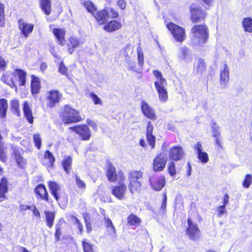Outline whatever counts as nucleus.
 I'll return each mask as SVG.
<instances>
[{
    "label": "nucleus",
    "mask_w": 252,
    "mask_h": 252,
    "mask_svg": "<svg viewBox=\"0 0 252 252\" xmlns=\"http://www.w3.org/2000/svg\"><path fill=\"white\" fill-rule=\"evenodd\" d=\"M208 30L204 25H194L190 30V44L195 47H200L207 41Z\"/></svg>",
    "instance_id": "1"
},
{
    "label": "nucleus",
    "mask_w": 252,
    "mask_h": 252,
    "mask_svg": "<svg viewBox=\"0 0 252 252\" xmlns=\"http://www.w3.org/2000/svg\"><path fill=\"white\" fill-rule=\"evenodd\" d=\"M14 154L15 155V160L19 166L23 167L26 165V160L23 157L20 152L18 150L14 149Z\"/></svg>",
    "instance_id": "31"
},
{
    "label": "nucleus",
    "mask_w": 252,
    "mask_h": 252,
    "mask_svg": "<svg viewBox=\"0 0 252 252\" xmlns=\"http://www.w3.org/2000/svg\"><path fill=\"white\" fill-rule=\"evenodd\" d=\"M23 111L24 116L29 123L32 124L33 122V117L32 116V107L30 106V104L27 101L23 102Z\"/></svg>",
    "instance_id": "18"
},
{
    "label": "nucleus",
    "mask_w": 252,
    "mask_h": 252,
    "mask_svg": "<svg viewBox=\"0 0 252 252\" xmlns=\"http://www.w3.org/2000/svg\"><path fill=\"white\" fill-rule=\"evenodd\" d=\"M191 19L193 23H198L203 20L205 15V11H202L198 6L192 4L190 7Z\"/></svg>",
    "instance_id": "8"
},
{
    "label": "nucleus",
    "mask_w": 252,
    "mask_h": 252,
    "mask_svg": "<svg viewBox=\"0 0 252 252\" xmlns=\"http://www.w3.org/2000/svg\"><path fill=\"white\" fill-rule=\"evenodd\" d=\"M242 25L246 32H252V19L251 18L248 17L244 18L243 21Z\"/></svg>",
    "instance_id": "40"
},
{
    "label": "nucleus",
    "mask_w": 252,
    "mask_h": 252,
    "mask_svg": "<svg viewBox=\"0 0 252 252\" xmlns=\"http://www.w3.org/2000/svg\"><path fill=\"white\" fill-rule=\"evenodd\" d=\"M19 27L22 33L25 37H28L29 33L32 32L34 25L32 24H27L22 20L19 21Z\"/></svg>",
    "instance_id": "19"
},
{
    "label": "nucleus",
    "mask_w": 252,
    "mask_h": 252,
    "mask_svg": "<svg viewBox=\"0 0 252 252\" xmlns=\"http://www.w3.org/2000/svg\"><path fill=\"white\" fill-rule=\"evenodd\" d=\"M10 109L14 114L20 116L19 103L17 99H13L10 101Z\"/></svg>",
    "instance_id": "39"
},
{
    "label": "nucleus",
    "mask_w": 252,
    "mask_h": 252,
    "mask_svg": "<svg viewBox=\"0 0 252 252\" xmlns=\"http://www.w3.org/2000/svg\"><path fill=\"white\" fill-rule=\"evenodd\" d=\"M84 252H94L93 245H92L89 241L84 239L82 241Z\"/></svg>",
    "instance_id": "41"
},
{
    "label": "nucleus",
    "mask_w": 252,
    "mask_h": 252,
    "mask_svg": "<svg viewBox=\"0 0 252 252\" xmlns=\"http://www.w3.org/2000/svg\"><path fill=\"white\" fill-rule=\"evenodd\" d=\"M188 227L186 233L189 238L192 240H196L199 238L200 231L196 223L192 222L190 218L188 219Z\"/></svg>",
    "instance_id": "7"
},
{
    "label": "nucleus",
    "mask_w": 252,
    "mask_h": 252,
    "mask_svg": "<svg viewBox=\"0 0 252 252\" xmlns=\"http://www.w3.org/2000/svg\"><path fill=\"white\" fill-rule=\"evenodd\" d=\"M35 193L39 196L40 198L45 200H48V194L45 187L42 184L36 186L35 188Z\"/></svg>",
    "instance_id": "24"
},
{
    "label": "nucleus",
    "mask_w": 252,
    "mask_h": 252,
    "mask_svg": "<svg viewBox=\"0 0 252 252\" xmlns=\"http://www.w3.org/2000/svg\"><path fill=\"white\" fill-rule=\"evenodd\" d=\"M62 166L67 174H69L71 167L72 158L68 156L64 158L62 162Z\"/></svg>",
    "instance_id": "34"
},
{
    "label": "nucleus",
    "mask_w": 252,
    "mask_h": 252,
    "mask_svg": "<svg viewBox=\"0 0 252 252\" xmlns=\"http://www.w3.org/2000/svg\"><path fill=\"white\" fill-rule=\"evenodd\" d=\"M127 223L130 226H134L141 222L140 219L135 215L130 214L127 218Z\"/></svg>",
    "instance_id": "38"
},
{
    "label": "nucleus",
    "mask_w": 252,
    "mask_h": 252,
    "mask_svg": "<svg viewBox=\"0 0 252 252\" xmlns=\"http://www.w3.org/2000/svg\"><path fill=\"white\" fill-rule=\"evenodd\" d=\"M70 128L75 131V132L81 137L83 140H88L91 136L90 129L85 125L70 127Z\"/></svg>",
    "instance_id": "12"
},
{
    "label": "nucleus",
    "mask_w": 252,
    "mask_h": 252,
    "mask_svg": "<svg viewBox=\"0 0 252 252\" xmlns=\"http://www.w3.org/2000/svg\"><path fill=\"white\" fill-rule=\"evenodd\" d=\"M8 108L7 100L4 98L0 99V117L4 118L6 115Z\"/></svg>",
    "instance_id": "33"
},
{
    "label": "nucleus",
    "mask_w": 252,
    "mask_h": 252,
    "mask_svg": "<svg viewBox=\"0 0 252 252\" xmlns=\"http://www.w3.org/2000/svg\"><path fill=\"white\" fill-rule=\"evenodd\" d=\"M94 15L98 23L101 25L103 24L108 20L105 9L97 12H95Z\"/></svg>",
    "instance_id": "27"
},
{
    "label": "nucleus",
    "mask_w": 252,
    "mask_h": 252,
    "mask_svg": "<svg viewBox=\"0 0 252 252\" xmlns=\"http://www.w3.org/2000/svg\"><path fill=\"white\" fill-rule=\"evenodd\" d=\"M31 210H32L33 214L34 216L37 217H40V212H39L37 208L35 207V206H32V209H31Z\"/></svg>",
    "instance_id": "63"
},
{
    "label": "nucleus",
    "mask_w": 252,
    "mask_h": 252,
    "mask_svg": "<svg viewBox=\"0 0 252 252\" xmlns=\"http://www.w3.org/2000/svg\"><path fill=\"white\" fill-rule=\"evenodd\" d=\"M75 182L77 186L80 189H84L86 188V184L85 182L81 180L77 175L75 176Z\"/></svg>",
    "instance_id": "50"
},
{
    "label": "nucleus",
    "mask_w": 252,
    "mask_h": 252,
    "mask_svg": "<svg viewBox=\"0 0 252 252\" xmlns=\"http://www.w3.org/2000/svg\"><path fill=\"white\" fill-rule=\"evenodd\" d=\"M252 181V176L251 174H247L244 181L243 182V186L245 188H248Z\"/></svg>",
    "instance_id": "49"
},
{
    "label": "nucleus",
    "mask_w": 252,
    "mask_h": 252,
    "mask_svg": "<svg viewBox=\"0 0 252 252\" xmlns=\"http://www.w3.org/2000/svg\"><path fill=\"white\" fill-rule=\"evenodd\" d=\"M6 67V63L3 58L0 56V70H4Z\"/></svg>",
    "instance_id": "64"
},
{
    "label": "nucleus",
    "mask_w": 252,
    "mask_h": 252,
    "mask_svg": "<svg viewBox=\"0 0 252 252\" xmlns=\"http://www.w3.org/2000/svg\"><path fill=\"white\" fill-rule=\"evenodd\" d=\"M59 71L63 75H66L67 74V68L64 65L63 62L59 63Z\"/></svg>",
    "instance_id": "54"
},
{
    "label": "nucleus",
    "mask_w": 252,
    "mask_h": 252,
    "mask_svg": "<svg viewBox=\"0 0 252 252\" xmlns=\"http://www.w3.org/2000/svg\"><path fill=\"white\" fill-rule=\"evenodd\" d=\"M121 27L122 24L120 22L113 20L105 25L103 29L107 32H112L119 30Z\"/></svg>",
    "instance_id": "21"
},
{
    "label": "nucleus",
    "mask_w": 252,
    "mask_h": 252,
    "mask_svg": "<svg viewBox=\"0 0 252 252\" xmlns=\"http://www.w3.org/2000/svg\"><path fill=\"white\" fill-rule=\"evenodd\" d=\"M72 219L74 223L77 225V227L79 230L80 233L82 234L83 231V227L82 223L80 222L79 220L76 217L73 216Z\"/></svg>",
    "instance_id": "56"
},
{
    "label": "nucleus",
    "mask_w": 252,
    "mask_h": 252,
    "mask_svg": "<svg viewBox=\"0 0 252 252\" xmlns=\"http://www.w3.org/2000/svg\"><path fill=\"white\" fill-rule=\"evenodd\" d=\"M126 189V185L124 183H121L119 186L114 187L112 192L117 198L122 199L124 197Z\"/></svg>",
    "instance_id": "17"
},
{
    "label": "nucleus",
    "mask_w": 252,
    "mask_h": 252,
    "mask_svg": "<svg viewBox=\"0 0 252 252\" xmlns=\"http://www.w3.org/2000/svg\"><path fill=\"white\" fill-rule=\"evenodd\" d=\"M7 190V180L5 178H2L0 180V202L6 198L5 193Z\"/></svg>",
    "instance_id": "26"
},
{
    "label": "nucleus",
    "mask_w": 252,
    "mask_h": 252,
    "mask_svg": "<svg viewBox=\"0 0 252 252\" xmlns=\"http://www.w3.org/2000/svg\"><path fill=\"white\" fill-rule=\"evenodd\" d=\"M184 155V153L183 148L179 146H175L170 149L169 158L170 159L178 161L183 157Z\"/></svg>",
    "instance_id": "13"
},
{
    "label": "nucleus",
    "mask_w": 252,
    "mask_h": 252,
    "mask_svg": "<svg viewBox=\"0 0 252 252\" xmlns=\"http://www.w3.org/2000/svg\"><path fill=\"white\" fill-rule=\"evenodd\" d=\"M62 235L61 227L59 225H56V233H55V238L56 241L58 242L60 240V236Z\"/></svg>",
    "instance_id": "58"
},
{
    "label": "nucleus",
    "mask_w": 252,
    "mask_h": 252,
    "mask_svg": "<svg viewBox=\"0 0 252 252\" xmlns=\"http://www.w3.org/2000/svg\"><path fill=\"white\" fill-rule=\"evenodd\" d=\"M84 219H85V223H86V229H87V232L88 233H89L91 232V231L92 230L91 223L89 221V220H87L86 217H85V216H84Z\"/></svg>",
    "instance_id": "62"
},
{
    "label": "nucleus",
    "mask_w": 252,
    "mask_h": 252,
    "mask_svg": "<svg viewBox=\"0 0 252 252\" xmlns=\"http://www.w3.org/2000/svg\"><path fill=\"white\" fill-rule=\"evenodd\" d=\"M31 90L32 94L39 93L40 90V85L39 81L37 78H32L31 82Z\"/></svg>",
    "instance_id": "37"
},
{
    "label": "nucleus",
    "mask_w": 252,
    "mask_h": 252,
    "mask_svg": "<svg viewBox=\"0 0 252 252\" xmlns=\"http://www.w3.org/2000/svg\"><path fill=\"white\" fill-rule=\"evenodd\" d=\"M61 96L62 95L58 91H50L47 96V106L51 108L53 107L59 101Z\"/></svg>",
    "instance_id": "15"
},
{
    "label": "nucleus",
    "mask_w": 252,
    "mask_h": 252,
    "mask_svg": "<svg viewBox=\"0 0 252 252\" xmlns=\"http://www.w3.org/2000/svg\"><path fill=\"white\" fill-rule=\"evenodd\" d=\"M14 74L15 76H18L20 85L24 86L26 83V72L22 69H16L14 70Z\"/></svg>",
    "instance_id": "32"
},
{
    "label": "nucleus",
    "mask_w": 252,
    "mask_h": 252,
    "mask_svg": "<svg viewBox=\"0 0 252 252\" xmlns=\"http://www.w3.org/2000/svg\"><path fill=\"white\" fill-rule=\"evenodd\" d=\"M117 5L122 9H125L126 7V2L124 0H119L117 2Z\"/></svg>",
    "instance_id": "61"
},
{
    "label": "nucleus",
    "mask_w": 252,
    "mask_h": 252,
    "mask_svg": "<svg viewBox=\"0 0 252 252\" xmlns=\"http://www.w3.org/2000/svg\"><path fill=\"white\" fill-rule=\"evenodd\" d=\"M106 10V13L107 14V16L108 18V19L110 18H117L119 14L118 13L114 10L113 8H107L106 9H105Z\"/></svg>",
    "instance_id": "47"
},
{
    "label": "nucleus",
    "mask_w": 252,
    "mask_h": 252,
    "mask_svg": "<svg viewBox=\"0 0 252 252\" xmlns=\"http://www.w3.org/2000/svg\"><path fill=\"white\" fill-rule=\"evenodd\" d=\"M44 158L47 160L45 164L47 166H53L55 161V158L53 154L49 151H46L44 153Z\"/></svg>",
    "instance_id": "36"
},
{
    "label": "nucleus",
    "mask_w": 252,
    "mask_h": 252,
    "mask_svg": "<svg viewBox=\"0 0 252 252\" xmlns=\"http://www.w3.org/2000/svg\"><path fill=\"white\" fill-rule=\"evenodd\" d=\"M45 215L47 225L49 228H51L54 224L55 217V213L52 212L45 211Z\"/></svg>",
    "instance_id": "35"
},
{
    "label": "nucleus",
    "mask_w": 252,
    "mask_h": 252,
    "mask_svg": "<svg viewBox=\"0 0 252 252\" xmlns=\"http://www.w3.org/2000/svg\"><path fill=\"white\" fill-rule=\"evenodd\" d=\"M107 177L108 180L111 182H115L117 179L115 168L111 164H109L107 167Z\"/></svg>",
    "instance_id": "30"
},
{
    "label": "nucleus",
    "mask_w": 252,
    "mask_h": 252,
    "mask_svg": "<svg viewBox=\"0 0 252 252\" xmlns=\"http://www.w3.org/2000/svg\"><path fill=\"white\" fill-rule=\"evenodd\" d=\"M193 70L198 75H202L205 71L206 65L202 59H198L197 65L194 67Z\"/></svg>",
    "instance_id": "29"
},
{
    "label": "nucleus",
    "mask_w": 252,
    "mask_h": 252,
    "mask_svg": "<svg viewBox=\"0 0 252 252\" xmlns=\"http://www.w3.org/2000/svg\"><path fill=\"white\" fill-rule=\"evenodd\" d=\"M137 51L138 64L142 67L144 64V55L141 48L139 46L137 49Z\"/></svg>",
    "instance_id": "45"
},
{
    "label": "nucleus",
    "mask_w": 252,
    "mask_h": 252,
    "mask_svg": "<svg viewBox=\"0 0 252 252\" xmlns=\"http://www.w3.org/2000/svg\"><path fill=\"white\" fill-rule=\"evenodd\" d=\"M212 136L214 137H217L220 136V127L216 123L213 122L211 126Z\"/></svg>",
    "instance_id": "44"
},
{
    "label": "nucleus",
    "mask_w": 252,
    "mask_h": 252,
    "mask_svg": "<svg viewBox=\"0 0 252 252\" xmlns=\"http://www.w3.org/2000/svg\"><path fill=\"white\" fill-rule=\"evenodd\" d=\"M90 96L95 104H102L101 100L94 93H91Z\"/></svg>",
    "instance_id": "55"
},
{
    "label": "nucleus",
    "mask_w": 252,
    "mask_h": 252,
    "mask_svg": "<svg viewBox=\"0 0 252 252\" xmlns=\"http://www.w3.org/2000/svg\"><path fill=\"white\" fill-rule=\"evenodd\" d=\"M61 117L62 121L66 124L77 123L82 120L79 112L68 105H64Z\"/></svg>",
    "instance_id": "3"
},
{
    "label": "nucleus",
    "mask_w": 252,
    "mask_h": 252,
    "mask_svg": "<svg viewBox=\"0 0 252 252\" xmlns=\"http://www.w3.org/2000/svg\"><path fill=\"white\" fill-rule=\"evenodd\" d=\"M154 126L150 121L147 122V126L146 127V135L153 134V131Z\"/></svg>",
    "instance_id": "57"
},
{
    "label": "nucleus",
    "mask_w": 252,
    "mask_h": 252,
    "mask_svg": "<svg viewBox=\"0 0 252 252\" xmlns=\"http://www.w3.org/2000/svg\"><path fill=\"white\" fill-rule=\"evenodd\" d=\"M166 27L173 36L175 40L178 42H182L186 37L185 30L182 27L170 22L166 25Z\"/></svg>",
    "instance_id": "5"
},
{
    "label": "nucleus",
    "mask_w": 252,
    "mask_h": 252,
    "mask_svg": "<svg viewBox=\"0 0 252 252\" xmlns=\"http://www.w3.org/2000/svg\"><path fill=\"white\" fill-rule=\"evenodd\" d=\"M53 32L59 44L63 46L65 44L64 30L62 29L55 28L54 29Z\"/></svg>",
    "instance_id": "25"
},
{
    "label": "nucleus",
    "mask_w": 252,
    "mask_h": 252,
    "mask_svg": "<svg viewBox=\"0 0 252 252\" xmlns=\"http://www.w3.org/2000/svg\"><path fill=\"white\" fill-rule=\"evenodd\" d=\"M48 186L52 195L58 201L60 198L59 192L61 190L60 186L57 183L53 181H49Z\"/></svg>",
    "instance_id": "22"
},
{
    "label": "nucleus",
    "mask_w": 252,
    "mask_h": 252,
    "mask_svg": "<svg viewBox=\"0 0 252 252\" xmlns=\"http://www.w3.org/2000/svg\"><path fill=\"white\" fill-rule=\"evenodd\" d=\"M146 138L149 145L151 147L152 149H153L155 146V136L153 134H148L146 135Z\"/></svg>",
    "instance_id": "48"
},
{
    "label": "nucleus",
    "mask_w": 252,
    "mask_h": 252,
    "mask_svg": "<svg viewBox=\"0 0 252 252\" xmlns=\"http://www.w3.org/2000/svg\"><path fill=\"white\" fill-rule=\"evenodd\" d=\"M33 140L35 144V147L38 149H40L41 144V137L38 134H35L33 135Z\"/></svg>",
    "instance_id": "51"
},
{
    "label": "nucleus",
    "mask_w": 252,
    "mask_h": 252,
    "mask_svg": "<svg viewBox=\"0 0 252 252\" xmlns=\"http://www.w3.org/2000/svg\"><path fill=\"white\" fill-rule=\"evenodd\" d=\"M84 6L89 12L92 13L93 15L95 14L96 9L92 2L90 1H85Z\"/></svg>",
    "instance_id": "46"
},
{
    "label": "nucleus",
    "mask_w": 252,
    "mask_h": 252,
    "mask_svg": "<svg viewBox=\"0 0 252 252\" xmlns=\"http://www.w3.org/2000/svg\"><path fill=\"white\" fill-rule=\"evenodd\" d=\"M217 211L218 212V216L220 217L222 215L226 213V211L225 210V206L224 205L219 206L217 208Z\"/></svg>",
    "instance_id": "59"
},
{
    "label": "nucleus",
    "mask_w": 252,
    "mask_h": 252,
    "mask_svg": "<svg viewBox=\"0 0 252 252\" xmlns=\"http://www.w3.org/2000/svg\"><path fill=\"white\" fill-rule=\"evenodd\" d=\"M149 181L151 187L155 191L160 190L165 184V179L163 176L159 177L157 179L154 176L150 177Z\"/></svg>",
    "instance_id": "10"
},
{
    "label": "nucleus",
    "mask_w": 252,
    "mask_h": 252,
    "mask_svg": "<svg viewBox=\"0 0 252 252\" xmlns=\"http://www.w3.org/2000/svg\"><path fill=\"white\" fill-rule=\"evenodd\" d=\"M40 5L42 10L46 15L50 14L51 11V0H40Z\"/></svg>",
    "instance_id": "28"
},
{
    "label": "nucleus",
    "mask_w": 252,
    "mask_h": 252,
    "mask_svg": "<svg viewBox=\"0 0 252 252\" xmlns=\"http://www.w3.org/2000/svg\"><path fill=\"white\" fill-rule=\"evenodd\" d=\"M153 74L157 79L155 82V86L158 93V98L161 102H166L168 97L166 88V81L162 77V74L160 71L154 70Z\"/></svg>",
    "instance_id": "2"
},
{
    "label": "nucleus",
    "mask_w": 252,
    "mask_h": 252,
    "mask_svg": "<svg viewBox=\"0 0 252 252\" xmlns=\"http://www.w3.org/2000/svg\"><path fill=\"white\" fill-rule=\"evenodd\" d=\"M229 80V71L227 65H223V69L221 70L220 73V85L222 88H225Z\"/></svg>",
    "instance_id": "20"
},
{
    "label": "nucleus",
    "mask_w": 252,
    "mask_h": 252,
    "mask_svg": "<svg viewBox=\"0 0 252 252\" xmlns=\"http://www.w3.org/2000/svg\"><path fill=\"white\" fill-rule=\"evenodd\" d=\"M215 138V144L216 149L220 152L223 149V146L222 145L221 137H214Z\"/></svg>",
    "instance_id": "52"
},
{
    "label": "nucleus",
    "mask_w": 252,
    "mask_h": 252,
    "mask_svg": "<svg viewBox=\"0 0 252 252\" xmlns=\"http://www.w3.org/2000/svg\"><path fill=\"white\" fill-rule=\"evenodd\" d=\"M1 81L9 85L10 87L14 86V83H13L11 78L10 77L9 75L7 73L3 74L1 77Z\"/></svg>",
    "instance_id": "43"
},
{
    "label": "nucleus",
    "mask_w": 252,
    "mask_h": 252,
    "mask_svg": "<svg viewBox=\"0 0 252 252\" xmlns=\"http://www.w3.org/2000/svg\"><path fill=\"white\" fill-rule=\"evenodd\" d=\"M141 108L143 114L145 117L152 121L156 119L155 110L144 100H142L141 102Z\"/></svg>",
    "instance_id": "9"
},
{
    "label": "nucleus",
    "mask_w": 252,
    "mask_h": 252,
    "mask_svg": "<svg viewBox=\"0 0 252 252\" xmlns=\"http://www.w3.org/2000/svg\"><path fill=\"white\" fill-rule=\"evenodd\" d=\"M104 223L106 228V235H108L112 240H114L116 237V231L112 221L106 216H104Z\"/></svg>",
    "instance_id": "16"
},
{
    "label": "nucleus",
    "mask_w": 252,
    "mask_h": 252,
    "mask_svg": "<svg viewBox=\"0 0 252 252\" xmlns=\"http://www.w3.org/2000/svg\"><path fill=\"white\" fill-rule=\"evenodd\" d=\"M86 122L94 129L95 130H96L97 129V125H96V124L92 120H91L90 119H88L86 120Z\"/></svg>",
    "instance_id": "60"
},
{
    "label": "nucleus",
    "mask_w": 252,
    "mask_h": 252,
    "mask_svg": "<svg viewBox=\"0 0 252 252\" xmlns=\"http://www.w3.org/2000/svg\"><path fill=\"white\" fill-rule=\"evenodd\" d=\"M194 150L197 154L198 159L203 163H207L209 160L208 155L203 151V146L200 142H197L194 146Z\"/></svg>",
    "instance_id": "14"
},
{
    "label": "nucleus",
    "mask_w": 252,
    "mask_h": 252,
    "mask_svg": "<svg viewBox=\"0 0 252 252\" xmlns=\"http://www.w3.org/2000/svg\"><path fill=\"white\" fill-rule=\"evenodd\" d=\"M167 161V157L164 153H160L155 158L153 162V170L160 172L163 170Z\"/></svg>",
    "instance_id": "6"
},
{
    "label": "nucleus",
    "mask_w": 252,
    "mask_h": 252,
    "mask_svg": "<svg viewBox=\"0 0 252 252\" xmlns=\"http://www.w3.org/2000/svg\"><path fill=\"white\" fill-rule=\"evenodd\" d=\"M142 176V172L141 171H132L128 174L129 184L128 188L132 193L138 191L141 187V183L138 180Z\"/></svg>",
    "instance_id": "4"
},
{
    "label": "nucleus",
    "mask_w": 252,
    "mask_h": 252,
    "mask_svg": "<svg viewBox=\"0 0 252 252\" xmlns=\"http://www.w3.org/2000/svg\"><path fill=\"white\" fill-rule=\"evenodd\" d=\"M168 169V172L171 176H173L176 174L175 163L173 161L171 162L169 164Z\"/></svg>",
    "instance_id": "53"
},
{
    "label": "nucleus",
    "mask_w": 252,
    "mask_h": 252,
    "mask_svg": "<svg viewBox=\"0 0 252 252\" xmlns=\"http://www.w3.org/2000/svg\"><path fill=\"white\" fill-rule=\"evenodd\" d=\"M80 43V40L75 36H72L69 38L67 46L70 54H72L74 50L79 46Z\"/></svg>",
    "instance_id": "23"
},
{
    "label": "nucleus",
    "mask_w": 252,
    "mask_h": 252,
    "mask_svg": "<svg viewBox=\"0 0 252 252\" xmlns=\"http://www.w3.org/2000/svg\"><path fill=\"white\" fill-rule=\"evenodd\" d=\"M124 54L125 56H126V59L125 60L126 65L127 67V68L130 69L134 71H136V68H135V63L134 62V60L131 59L130 57H127V54H126L125 52H124Z\"/></svg>",
    "instance_id": "42"
},
{
    "label": "nucleus",
    "mask_w": 252,
    "mask_h": 252,
    "mask_svg": "<svg viewBox=\"0 0 252 252\" xmlns=\"http://www.w3.org/2000/svg\"><path fill=\"white\" fill-rule=\"evenodd\" d=\"M177 57L180 61H184L186 63L190 62L192 59L190 49L186 46L181 47L179 49Z\"/></svg>",
    "instance_id": "11"
}]
</instances>
